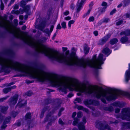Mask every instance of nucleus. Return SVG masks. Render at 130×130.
Segmentation results:
<instances>
[{
    "label": "nucleus",
    "mask_w": 130,
    "mask_h": 130,
    "mask_svg": "<svg viewBox=\"0 0 130 130\" xmlns=\"http://www.w3.org/2000/svg\"><path fill=\"white\" fill-rule=\"evenodd\" d=\"M27 76H29L41 82L45 80L49 81L52 85L59 88H68L71 91L78 92L77 95H81L83 93L90 94L93 93L95 97L101 99L104 103L105 100L110 101L122 95V92L115 90L112 93L107 92L102 89L90 86L88 87L79 84L77 81L73 80H61L52 74L47 73L42 71L31 68L27 67Z\"/></svg>",
    "instance_id": "nucleus-1"
},
{
    "label": "nucleus",
    "mask_w": 130,
    "mask_h": 130,
    "mask_svg": "<svg viewBox=\"0 0 130 130\" xmlns=\"http://www.w3.org/2000/svg\"><path fill=\"white\" fill-rule=\"evenodd\" d=\"M17 37L23 39L29 45L35 47L38 52L43 53L50 58L59 62H63L69 65H75L83 67L89 66L95 68V62H94L93 58L91 60H86L79 59L75 52L72 53L71 55L68 56L69 53V50L66 51L65 53L66 56L65 57L63 54L54 51L39 42L34 40L28 35L27 33L21 32L19 28H17Z\"/></svg>",
    "instance_id": "nucleus-2"
},
{
    "label": "nucleus",
    "mask_w": 130,
    "mask_h": 130,
    "mask_svg": "<svg viewBox=\"0 0 130 130\" xmlns=\"http://www.w3.org/2000/svg\"><path fill=\"white\" fill-rule=\"evenodd\" d=\"M118 42V40L114 38L111 40L110 41V44L106 45L104 47L102 53H100L97 57L96 55H94L93 57V60L95 66V68L100 69L101 65L103 63V61L105 59V55L107 56L111 53V51L109 49V47H111V45H112Z\"/></svg>",
    "instance_id": "nucleus-3"
},
{
    "label": "nucleus",
    "mask_w": 130,
    "mask_h": 130,
    "mask_svg": "<svg viewBox=\"0 0 130 130\" xmlns=\"http://www.w3.org/2000/svg\"><path fill=\"white\" fill-rule=\"evenodd\" d=\"M130 34V31L129 29L127 30L121 32L120 35L122 37L120 39V41L123 43H124L127 42L128 38L126 37L129 35Z\"/></svg>",
    "instance_id": "nucleus-4"
},
{
    "label": "nucleus",
    "mask_w": 130,
    "mask_h": 130,
    "mask_svg": "<svg viewBox=\"0 0 130 130\" xmlns=\"http://www.w3.org/2000/svg\"><path fill=\"white\" fill-rule=\"evenodd\" d=\"M125 80L126 82L130 80V63L128 65V69L125 72Z\"/></svg>",
    "instance_id": "nucleus-5"
},
{
    "label": "nucleus",
    "mask_w": 130,
    "mask_h": 130,
    "mask_svg": "<svg viewBox=\"0 0 130 130\" xmlns=\"http://www.w3.org/2000/svg\"><path fill=\"white\" fill-rule=\"evenodd\" d=\"M86 0H78L77 3V10L79 11L85 3Z\"/></svg>",
    "instance_id": "nucleus-6"
},
{
    "label": "nucleus",
    "mask_w": 130,
    "mask_h": 130,
    "mask_svg": "<svg viewBox=\"0 0 130 130\" xmlns=\"http://www.w3.org/2000/svg\"><path fill=\"white\" fill-rule=\"evenodd\" d=\"M102 6L104 7V8L101 10V11L102 13L104 12L105 10V9L107 7V3L105 2H103L102 4Z\"/></svg>",
    "instance_id": "nucleus-7"
},
{
    "label": "nucleus",
    "mask_w": 130,
    "mask_h": 130,
    "mask_svg": "<svg viewBox=\"0 0 130 130\" xmlns=\"http://www.w3.org/2000/svg\"><path fill=\"white\" fill-rule=\"evenodd\" d=\"M89 48L87 45H86L84 47V52L85 53H88Z\"/></svg>",
    "instance_id": "nucleus-8"
},
{
    "label": "nucleus",
    "mask_w": 130,
    "mask_h": 130,
    "mask_svg": "<svg viewBox=\"0 0 130 130\" xmlns=\"http://www.w3.org/2000/svg\"><path fill=\"white\" fill-rule=\"evenodd\" d=\"M26 102L25 101H22L21 102L20 101L18 103V105L19 106H21L23 105L24 104H26Z\"/></svg>",
    "instance_id": "nucleus-9"
},
{
    "label": "nucleus",
    "mask_w": 130,
    "mask_h": 130,
    "mask_svg": "<svg viewBox=\"0 0 130 130\" xmlns=\"http://www.w3.org/2000/svg\"><path fill=\"white\" fill-rule=\"evenodd\" d=\"M75 22V21L74 20H71L68 23V26L69 28H70L71 24H73Z\"/></svg>",
    "instance_id": "nucleus-10"
},
{
    "label": "nucleus",
    "mask_w": 130,
    "mask_h": 130,
    "mask_svg": "<svg viewBox=\"0 0 130 130\" xmlns=\"http://www.w3.org/2000/svg\"><path fill=\"white\" fill-rule=\"evenodd\" d=\"M23 8L24 11L26 12L29 10L30 9L29 6L28 5L26 6Z\"/></svg>",
    "instance_id": "nucleus-11"
},
{
    "label": "nucleus",
    "mask_w": 130,
    "mask_h": 130,
    "mask_svg": "<svg viewBox=\"0 0 130 130\" xmlns=\"http://www.w3.org/2000/svg\"><path fill=\"white\" fill-rule=\"evenodd\" d=\"M63 28L65 29L66 28V23L64 22H63L61 24Z\"/></svg>",
    "instance_id": "nucleus-12"
},
{
    "label": "nucleus",
    "mask_w": 130,
    "mask_h": 130,
    "mask_svg": "<svg viewBox=\"0 0 130 130\" xmlns=\"http://www.w3.org/2000/svg\"><path fill=\"white\" fill-rule=\"evenodd\" d=\"M22 11H21V9L20 10V11L19 12L18 11H12V13H15L16 14H19V13H22Z\"/></svg>",
    "instance_id": "nucleus-13"
},
{
    "label": "nucleus",
    "mask_w": 130,
    "mask_h": 130,
    "mask_svg": "<svg viewBox=\"0 0 130 130\" xmlns=\"http://www.w3.org/2000/svg\"><path fill=\"white\" fill-rule=\"evenodd\" d=\"M104 42L105 41L103 40L102 39L99 41L98 44L99 45H102L104 44Z\"/></svg>",
    "instance_id": "nucleus-14"
},
{
    "label": "nucleus",
    "mask_w": 130,
    "mask_h": 130,
    "mask_svg": "<svg viewBox=\"0 0 130 130\" xmlns=\"http://www.w3.org/2000/svg\"><path fill=\"white\" fill-rule=\"evenodd\" d=\"M94 20V18L93 16L90 17L88 19V21L89 22L93 21Z\"/></svg>",
    "instance_id": "nucleus-15"
},
{
    "label": "nucleus",
    "mask_w": 130,
    "mask_h": 130,
    "mask_svg": "<svg viewBox=\"0 0 130 130\" xmlns=\"http://www.w3.org/2000/svg\"><path fill=\"white\" fill-rule=\"evenodd\" d=\"M10 90L9 88H7L3 90V91L5 93H7Z\"/></svg>",
    "instance_id": "nucleus-16"
},
{
    "label": "nucleus",
    "mask_w": 130,
    "mask_h": 130,
    "mask_svg": "<svg viewBox=\"0 0 130 130\" xmlns=\"http://www.w3.org/2000/svg\"><path fill=\"white\" fill-rule=\"evenodd\" d=\"M90 101H88V100L85 101L84 102V103L87 106H88V105L89 104H90Z\"/></svg>",
    "instance_id": "nucleus-17"
},
{
    "label": "nucleus",
    "mask_w": 130,
    "mask_h": 130,
    "mask_svg": "<svg viewBox=\"0 0 130 130\" xmlns=\"http://www.w3.org/2000/svg\"><path fill=\"white\" fill-rule=\"evenodd\" d=\"M78 128L80 130H84L85 129V127L84 125H83L79 126H78Z\"/></svg>",
    "instance_id": "nucleus-18"
},
{
    "label": "nucleus",
    "mask_w": 130,
    "mask_h": 130,
    "mask_svg": "<svg viewBox=\"0 0 130 130\" xmlns=\"http://www.w3.org/2000/svg\"><path fill=\"white\" fill-rule=\"evenodd\" d=\"M1 8L2 10H3L4 7V6L3 4L2 3V0H1Z\"/></svg>",
    "instance_id": "nucleus-19"
},
{
    "label": "nucleus",
    "mask_w": 130,
    "mask_h": 130,
    "mask_svg": "<svg viewBox=\"0 0 130 130\" xmlns=\"http://www.w3.org/2000/svg\"><path fill=\"white\" fill-rule=\"evenodd\" d=\"M25 4H26V3H25V2L23 1L21 2V6L23 8V6L25 5Z\"/></svg>",
    "instance_id": "nucleus-20"
},
{
    "label": "nucleus",
    "mask_w": 130,
    "mask_h": 130,
    "mask_svg": "<svg viewBox=\"0 0 130 130\" xmlns=\"http://www.w3.org/2000/svg\"><path fill=\"white\" fill-rule=\"evenodd\" d=\"M93 33L95 36H97L98 35V32L97 31H94L93 32Z\"/></svg>",
    "instance_id": "nucleus-21"
},
{
    "label": "nucleus",
    "mask_w": 130,
    "mask_h": 130,
    "mask_svg": "<svg viewBox=\"0 0 130 130\" xmlns=\"http://www.w3.org/2000/svg\"><path fill=\"white\" fill-rule=\"evenodd\" d=\"M64 19L65 20H70L71 19V18L69 16H68L65 17Z\"/></svg>",
    "instance_id": "nucleus-22"
},
{
    "label": "nucleus",
    "mask_w": 130,
    "mask_h": 130,
    "mask_svg": "<svg viewBox=\"0 0 130 130\" xmlns=\"http://www.w3.org/2000/svg\"><path fill=\"white\" fill-rule=\"evenodd\" d=\"M61 28V26L60 24H58L57 27V29H60Z\"/></svg>",
    "instance_id": "nucleus-23"
},
{
    "label": "nucleus",
    "mask_w": 130,
    "mask_h": 130,
    "mask_svg": "<svg viewBox=\"0 0 130 130\" xmlns=\"http://www.w3.org/2000/svg\"><path fill=\"white\" fill-rule=\"evenodd\" d=\"M75 101H76L77 102L79 103L81 101V100L80 98H77L76 99Z\"/></svg>",
    "instance_id": "nucleus-24"
},
{
    "label": "nucleus",
    "mask_w": 130,
    "mask_h": 130,
    "mask_svg": "<svg viewBox=\"0 0 130 130\" xmlns=\"http://www.w3.org/2000/svg\"><path fill=\"white\" fill-rule=\"evenodd\" d=\"M116 11V10L115 9H113L112 11L110 13V15H112L113 13H115Z\"/></svg>",
    "instance_id": "nucleus-25"
},
{
    "label": "nucleus",
    "mask_w": 130,
    "mask_h": 130,
    "mask_svg": "<svg viewBox=\"0 0 130 130\" xmlns=\"http://www.w3.org/2000/svg\"><path fill=\"white\" fill-rule=\"evenodd\" d=\"M30 113H28L26 115V117L27 118H28L30 117Z\"/></svg>",
    "instance_id": "nucleus-26"
},
{
    "label": "nucleus",
    "mask_w": 130,
    "mask_h": 130,
    "mask_svg": "<svg viewBox=\"0 0 130 130\" xmlns=\"http://www.w3.org/2000/svg\"><path fill=\"white\" fill-rule=\"evenodd\" d=\"M62 50L63 52H65L66 51H67V48L66 47H63L62 48Z\"/></svg>",
    "instance_id": "nucleus-27"
},
{
    "label": "nucleus",
    "mask_w": 130,
    "mask_h": 130,
    "mask_svg": "<svg viewBox=\"0 0 130 130\" xmlns=\"http://www.w3.org/2000/svg\"><path fill=\"white\" fill-rule=\"evenodd\" d=\"M69 12L68 11H66L64 13V14L65 15H67L69 14Z\"/></svg>",
    "instance_id": "nucleus-28"
},
{
    "label": "nucleus",
    "mask_w": 130,
    "mask_h": 130,
    "mask_svg": "<svg viewBox=\"0 0 130 130\" xmlns=\"http://www.w3.org/2000/svg\"><path fill=\"white\" fill-rule=\"evenodd\" d=\"M122 22L121 21H120L116 23V24L117 25H119L121 24L122 23Z\"/></svg>",
    "instance_id": "nucleus-29"
},
{
    "label": "nucleus",
    "mask_w": 130,
    "mask_h": 130,
    "mask_svg": "<svg viewBox=\"0 0 130 130\" xmlns=\"http://www.w3.org/2000/svg\"><path fill=\"white\" fill-rule=\"evenodd\" d=\"M78 123V121H74L73 123V124L74 125H76Z\"/></svg>",
    "instance_id": "nucleus-30"
},
{
    "label": "nucleus",
    "mask_w": 130,
    "mask_h": 130,
    "mask_svg": "<svg viewBox=\"0 0 130 130\" xmlns=\"http://www.w3.org/2000/svg\"><path fill=\"white\" fill-rule=\"evenodd\" d=\"M59 123H60V124H62V120L60 119L59 120Z\"/></svg>",
    "instance_id": "nucleus-31"
},
{
    "label": "nucleus",
    "mask_w": 130,
    "mask_h": 130,
    "mask_svg": "<svg viewBox=\"0 0 130 130\" xmlns=\"http://www.w3.org/2000/svg\"><path fill=\"white\" fill-rule=\"evenodd\" d=\"M76 112H74L73 115H72V117H74L75 116H76Z\"/></svg>",
    "instance_id": "nucleus-32"
},
{
    "label": "nucleus",
    "mask_w": 130,
    "mask_h": 130,
    "mask_svg": "<svg viewBox=\"0 0 130 130\" xmlns=\"http://www.w3.org/2000/svg\"><path fill=\"white\" fill-rule=\"evenodd\" d=\"M53 28H54V26H51V28H50V31H51V32H52V31Z\"/></svg>",
    "instance_id": "nucleus-33"
},
{
    "label": "nucleus",
    "mask_w": 130,
    "mask_h": 130,
    "mask_svg": "<svg viewBox=\"0 0 130 130\" xmlns=\"http://www.w3.org/2000/svg\"><path fill=\"white\" fill-rule=\"evenodd\" d=\"M128 109L127 108H125L123 110V111L125 112H127Z\"/></svg>",
    "instance_id": "nucleus-34"
},
{
    "label": "nucleus",
    "mask_w": 130,
    "mask_h": 130,
    "mask_svg": "<svg viewBox=\"0 0 130 130\" xmlns=\"http://www.w3.org/2000/svg\"><path fill=\"white\" fill-rule=\"evenodd\" d=\"M18 5H15L14 6V9H18Z\"/></svg>",
    "instance_id": "nucleus-35"
},
{
    "label": "nucleus",
    "mask_w": 130,
    "mask_h": 130,
    "mask_svg": "<svg viewBox=\"0 0 130 130\" xmlns=\"http://www.w3.org/2000/svg\"><path fill=\"white\" fill-rule=\"evenodd\" d=\"M83 108V107L82 106H80L78 107V109H82Z\"/></svg>",
    "instance_id": "nucleus-36"
},
{
    "label": "nucleus",
    "mask_w": 130,
    "mask_h": 130,
    "mask_svg": "<svg viewBox=\"0 0 130 130\" xmlns=\"http://www.w3.org/2000/svg\"><path fill=\"white\" fill-rule=\"evenodd\" d=\"M120 110L119 109H116L115 111V112L116 113H118L119 111Z\"/></svg>",
    "instance_id": "nucleus-37"
},
{
    "label": "nucleus",
    "mask_w": 130,
    "mask_h": 130,
    "mask_svg": "<svg viewBox=\"0 0 130 130\" xmlns=\"http://www.w3.org/2000/svg\"><path fill=\"white\" fill-rule=\"evenodd\" d=\"M19 18L20 19L22 20L23 19V16L22 15L20 16L19 17Z\"/></svg>",
    "instance_id": "nucleus-38"
},
{
    "label": "nucleus",
    "mask_w": 130,
    "mask_h": 130,
    "mask_svg": "<svg viewBox=\"0 0 130 130\" xmlns=\"http://www.w3.org/2000/svg\"><path fill=\"white\" fill-rule=\"evenodd\" d=\"M26 28V27L25 26H24L22 27V29L23 30H25Z\"/></svg>",
    "instance_id": "nucleus-39"
},
{
    "label": "nucleus",
    "mask_w": 130,
    "mask_h": 130,
    "mask_svg": "<svg viewBox=\"0 0 130 130\" xmlns=\"http://www.w3.org/2000/svg\"><path fill=\"white\" fill-rule=\"evenodd\" d=\"M17 99H14L13 100V101L15 103H16L17 102Z\"/></svg>",
    "instance_id": "nucleus-40"
},
{
    "label": "nucleus",
    "mask_w": 130,
    "mask_h": 130,
    "mask_svg": "<svg viewBox=\"0 0 130 130\" xmlns=\"http://www.w3.org/2000/svg\"><path fill=\"white\" fill-rule=\"evenodd\" d=\"M69 97H71L73 96V95L72 94H70L69 95Z\"/></svg>",
    "instance_id": "nucleus-41"
},
{
    "label": "nucleus",
    "mask_w": 130,
    "mask_h": 130,
    "mask_svg": "<svg viewBox=\"0 0 130 130\" xmlns=\"http://www.w3.org/2000/svg\"><path fill=\"white\" fill-rule=\"evenodd\" d=\"M15 0H11V3H13L15 1Z\"/></svg>",
    "instance_id": "nucleus-42"
},
{
    "label": "nucleus",
    "mask_w": 130,
    "mask_h": 130,
    "mask_svg": "<svg viewBox=\"0 0 130 130\" xmlns=\"http://www.w3.org/2000/svg\"><path fill=\"white\" fill-rule=\"evenodd\" d=\"M56 36V34H54V35L53 37V38H54V37H55Z\"/></svg>",
    "instance_id": "nucleus-43"
},
{
    "label": "nucleus",
    "mask_w": 130,
    "mask_h": 130,
    "mask_svg": "<svg viewBox=\"0 0 130 130\" xmlns=\"http://www.w3.org/2000/svg\"><path fill=\"white\" fill-rule=\"evenodd\" d=\"M11 88H16V87L15 86H14L12 87H11Z\"/></svg>",
    "instance_id": "nucleus-44"
},
{
    "label": "nucleus",
    "mask_w": 130,
    "mask_h": 130,
    "mask_svg": "<svg viewBox=\"0 0 130 130\" xmlns=\"http://www.w3.org/2000/svg\"><path fill=\"white\" fill-rule=\"evenodd\" d=\"M6 125H4V127H3L2 126V127L4 128H5V127H6Z\"/></svg>",
    "instance_id": "nucleus-45"
},
{
    "label": "nucleus",
    "mask_w": 130,
    "mask_h": 130,
    "mask_svg": "<svg viewBox=\"0 0 130 130\" xmlns=\"http://www.w3.org/2000/svg\"><path fill=\"white\" fill-rule=\"evenodd\" d=\"M121 5H120L118 6V7H120L121 6Z\"/></svg>",
    "instance_id": "nucleus-46"
},
{
    "label": "nucleus",
    "mask_w": 130,
    "mask_h": 130,
    "mask_svg": "<svg viewBox=\"0 0 130 130\" xmlns=\"http://www.w3.org/2000/svg\"><path fill=\"white\" fill-rule=\"evenodd\" d=\"M19 24L20 25H21L22 24V23L21 22H20L19 23Z\"/></svg>",
    "instance_id": "nucleus-47"
},
{
    "label": "nucleus",
    "mask_w": 130,
    "mask_h": 130,
    "mask_svg": "<svg viewBox=\"0 0 130 130\" xmlns=\"http://www.w3.org/2000/svg\"><path fill=\"white\" fill-rule=\"evenodd\" d=\"M79 114H80V112H79L78 113V114H77V115L78 116Z\"/></svg>",
    "instance_id": "nucleus-48"
},
{
    "label": "nucleus",
    "mask_w": 130,
    "mask_h": 130,
    "mask_svg": "<svg viewBox=\"0 0 130 130\" xmlns=\"http://www.w3.org/2000/svg\"><path fill=\"white\" fill-rule=\"evenodd\" d=\"M88 111V110L87 109H86V112H87Z\"/></svg>",
    "instance_id": "nucleus-49"
},
{
    "label": "nucleus",
    "mask_w": 130,
    "mask_h": 130,
    "mask_svg": "<svg viewBox=\"0 0 130 130\" xmlns=\"http://www.w3.org/2000/svg\"><path fill=\"white\" fill-rule=\"evenodd\" d=\"M107 21H108V19H107ZM106 22H107V21Z\"/></svg>",
    "instance_id": "nucleus-50"
},
{
    "label": "nucleus",
    "mask_w": 130,
    "mask_h": 130,
    "mask_svg": "<svg viewBox=\"0 0 130 130\" xmlns=\"http://www.w3.org/2000/svg\"><path fill=\"white\" fill-rule=\"evenodd\" d=\"M88 12H89H89H90V11H89H89H88Z\"/></svg>",
    "instance_id": "nucleus-51"
}]
</instances>
